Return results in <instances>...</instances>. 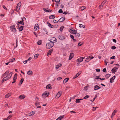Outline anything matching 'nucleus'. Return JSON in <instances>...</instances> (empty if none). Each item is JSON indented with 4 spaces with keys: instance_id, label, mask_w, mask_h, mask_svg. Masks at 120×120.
Listing matches in <instances>:
<instances>
[{
    "instance_id": "obj_1",
    "label": "nucleus",
    "mask_w": 120,
    "mask_h": 120,
    "mask_svg": "<svg viewBox=\"0 0 120 120\" xmlns=\"http://www.w3.org/2000/svg\"><path fill=\"white\" fill-rule=\"evenodd\" d=\"M54 45L53 43L50 42L46 44V47L47 48L49 49L53 47Z\"/></svg>"
},
{
    "instance_id": "obj_2",
    "label": "nucleus",
    "mask_w": 120,
    "mask_h": 120,
    "mask_svg": "<svg viewBox=\"0 0 120 120\" xmlns=\"http://www.w3.org/2000/svg\"><path fill=\"white\" fill-rule=\"evenodd\" d=\"M49 94V92L46 91L42 94V97L43 99H45L48 96Z\"/></svg>"
},
{
    "instance_id": "obj_3",
    "label": "nucleus",
    "mask_w": 120,
    "mask_h": 120,
    "mask_svg": "<svg viewBox=\"0 0 120 120\" xmlns=\"http://www.w3.org/2000/svg\"><path fill=\"white\" fill-rule=\"evenodd\" d=\"M48 40L51 42H53L54 43V42L56 41L57 40L56 38L53 37H50L48 39Z\"/></svg>"
},
{
    "instance_id": "obj_4",
    "label": "nucleus",
    "mask_w": 120,
    "mask_h": 120,
    "mask_svg": "<svg viewBox=\"0 0 120 120\" xmlns=\"http://www.w3.org/2000/svg\"><path fill=\"white\" fill-rule=\"evenodd\" d=\"M85 58V57H81L79 58L77 60V63L78 64H80V62L82 61L83 59Z\"/></svg>"
},
{
    "instance_id": "obj_5",
    "label": "nucleus",
    "mask_w": 120,
    "mask_h": 120,
    "mask_svg": "<svg viewBox=\"0 0 120 120\" xmlns=\"http://www.w3.org/2000/svg\"><path fill=\"white\" fill-rule=\"evenodd\" d=\"M10 30H11L14 33H15L16 32V30L15 27V26H10Z\"/></svg>"
},
{
    "instance_id": "obj_6",
    "label": "nucleus",
    "mask_w": 120,
    "mask_h": 120,
    "mask_svg": "<svg viewBox=\"0 0 120 120\" xmlns=\"http://www.w3.org/2000/svg\"><path fill=\"white\" fill-rule=\"evenodd\" d=\"M62 93V92L61 91H59L56 95V98H59L61 96Z\"/></svg>"
},
{
    "instance_id": "obj_7",
    "label": "nucleus",
    "mask_w": 120,
    "mask_h": 120,
    "mask_svg": "<svg viewBox=\"0 0 120 120\" xmlns=\"http://www.w3.org/2000/svg\"><path fill=\"white\" fill-rule=\"evenodd\" d=\"M69 31L71 32V34H74L75 33L77 32V30H74V29L73 28L70 29Z\"/></svg>"
},
{
    "instance_id": "obj_8",
    "label": "nucleus",
    "mask_w": 120,
    "mask_h": 120,
    "mask_svg": "<svg viewBox=\"0 0 120 120\" xmlns=\"http://www.w3.org/2000/svg\"><path fill=\"white\" fill-rule=\"evenodd\" d=\"M118 69V68L116 67H114L112 69L111 71L113 73L115 74V72L117 71Z\"/></svg>"
},
{
    "instance_id": "obj_9",
    "label": "nucleus",
    "mask_w": 120,
    "mask_h": 120,
    "mask_svg": "<svg viewBox=\"0 0 120 120\" xmlns=\"http://www.w3.org/2000/svg\"><path fill=\"white\" fill-rule=\"evenodd\" d=\"M65 36L61 35H59V39L61 40H63L65 39Z\"/></svg>"
},
{
    "instance_id": "obj_10",
    "label": "nucleus",
    "mask_w": 120,
    "mask_h": 120,
    "mask_svg": "<svg viewBox=\"0 0 120 120\" xmlns=\"http://www.w3.org/2000/svg\"><path fill=\"white\" fill-rule=\"evenodd\" d=\"M81 71H79V72H78L77 74L73 78V79H74L76 78L81 73Z\"/></svg>"
},
{
    "instance_id": "obj_11",
    "label": "nucleus",
    "mask_w": 120,
    "mask_h": 120,
    "mask_svg": "<svg viewBox=\"0 0 120 120\" xmlns=\"http://www.w3.org/2000/svg\"><path fill=\"white\" fill-rule=\"evenodd\" d=\"M39 29V26L38 24H36L35 25L34 29L35 30H38Z\"/></svg>"
},
{
    "instance_id": "obj_12",
    "label": "nucleus",
    "mask_w": 120,
    "mask_h": 120,
    "mask_svg": "<svg viewBox=\"0 0 120 120\" xmlns=\"http://www.w3.org/2000/svg\"><path fill=\"white\" fill-rule=\"evenodd\" d=\"M65 17H62L58 21L60 22H61L64 21L65 20Z\"/></svg>"
},
{
    "instance_id": "obj_13",
    "label": "nucleus",
    "mask_w": 120,
    "mask_h": 120,
    "mask_svg": "<svg viewBox=\"0 0 120 120\" xmlns=\"http://www.w3.org/2000/svg\"><path fill=\"white\" fill-rule=\"evenodd\" d=\"M106 2V0H105L104 1H103L101 4V6H99V7L100 8H101V7L102 8H103V5H104V4H105V3Z\"/></svg>"
},
{
    "instance_id": "obj_14",
    "label": "nucleus",
    "mask_w": 120,
    "mask_h": 120,
    "mask_svg": "<svg viewBox=\"0 0 120 120\" xmlns=\"http://www.w3.org/2000/svg\"><path fill=\"white\" fill-rule=\"evenodd\" d=\"M115 76H114L111 78L110 80V82L111 83L113 82L114 81L113 80L115 79Z\"/></svg>"
},
{
    "instance_id": "obj_15",
    "label": "nucleus",
    "mask_w": 120,
    "mask_h": 120,
    "mask_svg": "<svg viewBox=\"0 0 120 120\" xmlns=\"http://www.w3.org/2000/svg\"><path fill=\"white\" fill-rule=\"evenodd\" d=\"M47 24L49 27L51 28H55V26H53V25L51 24L49 22L47 23Z\"/></svg>"
},
{
    "instance_id": "obj_16",
    "label": "nucleus",
    "mask_w": 120,
    "mask_h": 120,
    "mask_svg": "<svg viewBox=\"0 0 120 120\" xmlns=\"http://www.w3.org/2000/svg\"><path fill=\"white\" fill-rule=\"evenodd\" d=\"M94 90H98V89H100L101 87L98 85H95L94 86Z\"/></svg>"
},
{
    "instance_id": "obj_17",
    "label": "nucleus",
    "mask_w": 120,
    "mask_h": 120,
    "mask_svg": "<svg viewBox=\"0 0 120 120\" xmlns=\"http://www.w3.org/2000/svg\"><path fill=\"white\" fill-rule=\"evenodd\" d=\"M46 89L48 88L50 89H51L52 88V87H51V85L49 84L47 85L46 87Z\"/></svg>"
},
{
    "instance_id": "obj_18",
    "label": "nucleus",
    "mask_w": 120,
    "mask_h": 120,
    "mask_svg": "<svg viewBox=\"0 0 120 120\" xmlns=\"http://www.w3.org/2000/svg\"><path fill=\"white\" fill-rule=\"evenodd\" d=\"M73 53H70L69 58V60H71L73 58Z\"/></svg>"
},
{
    "instance_id": "obj_19",
    "label": "nucleus",
    "mask_w": 120,
    "mask_h": 120,
    "mask_svg": "<svg viewBox=\"0 0 120 120\" xmlns=\"http://www.w3.org/2000/svg\"><path fill=\"white\" fill-rule=\"evenodd\" d=\"M64 117V115H63L62 116L59 117L56 120H60L63 118Z\"/></svg>"
},
{
    "instance_id": "obj_20",
    "label": "nucleus",
    "mask_w": 120,
    "mask_h": 120,
    "mask_svg": "<svg viewBox=\"0 0 120 120\" xmlns=\"http://www.w3.org/2000/svg\"><path fill=\"white\" fill-rule=\"evenodd\" d=\"M19 31H22L23 28V26H20L18 28Z\"/></svg>"
},
{
    "instance_id": "obj_21",
    "label": "nucleus",
    "mask_w": 120,
    "mask_h": 120,
    "mask_svg": "<svg viewBox=\"0 0 120 120\" xmlns=\"http://www.w3.org/2000/svg\"><path fill=\"white\" fill-rule=\"evenodd\" d=\"M69 79V78H67L64 79L63 81V83H65L66 82H67Z\"/></svg>"
},
{
    "instance_id": "obj_22",
    "label": "nucleus",
    "mask_w": 120,
    "mask_h": 120,
    "mask_svg": "<svg viewBox=\"0 0 120 120\" xmlns=\"http://www.w3.org/2000/svg\"><path fill=\"white\" fill-rule=\"evenodd\" d=\"M17 77V73H15L14 75L13 78V80H16Z\"/></svg>"
},
{
    "instance_id": "obj_23",
    "label": "nucleus",
    "mask_w": 120,
    "mask_h": 120,
    "mask_svg": "<svg viewBox=\"0 0 120 120\" xmlns=\"http://www.w3.org/2000/svg\"><path fill=\"white\" fill-rule=\"evenodd\" d=\"M75 36L77 38H79V37L80 34L79 33H76L75 34Z\"/></svg>"
},
{
    "instance_id": "obj_24",
    "label": "nucleus",
    "mask_w": 120,
    "mask_h": 120,
    "mask_svg": "<svg viewBox=\"0 0 120 120\" xmlns=\"http://www.w3.org/2000/svg\"><path fill=\"white\" fill-rule=\"evenodd\" d=\"M55 17V16L54 15H51L49 17L50 19H54Z\"/></svg>"
},
{
    "instance_id": "obj_25",
    "label": "nucleus",
    "mask_w": 120,
    "mask_h": 120,
    "mask_svg": "<svg viewBox=\"0 0 120 120\" xmlns=\"http://www.w3.org/2000/svg\"><path fill=\"white\" fill-rule=\"evenodd\" d=\"M25 98V96H24L21 95L19 97V98L20 99H22L24 98Z\"/></svg>"
},
{
    "instance_id": "obj_26",
    "label": "nucleus",
    "mask_w": 120,
    "mask_h": 120,
    "mask_svg": "<svg viewBox=\"0 0 120 120\" xmlns=\"http://www.w3.org/2000/svg\"><path fill=\"white\" fill-rule=\"evenodd\" d=\"M35 113V111H33L31 112L29 114L30 115L29 116H32Z\"/></svg>"
},
{
    "instance_id": "obj_27",
    "label": "nucleus",
    "mask_w": 120,
    "mask_h": 120,
    "mask_svg": "<svg viewBox=\"0 0 120 120\" xmlns=\"http://www.w3.org/2000/svg\"><path fill=\"white\" fill-rule=\"evenodd\" d=\"M20 8V7H19L17 6L16 8V11L17 12H18Z\"/></svg>"
},
{
    "instance_id": "obj_28",
    "label": "nucleus",
    "mask_w": 120,
    "mask_h": 120,
    "mask_svg": "<svg viewBox=\"0 0 120 120\" xmlns=\"http://www.w3.org/2000/svg\"><path fill=\"white\" fill-rule=\"evenodd\" d=\"M48 9V8H43V10L44 11H45L47 12H49V10H47L46 9Z\"/></svg>"
},
{
    "instance_id": "obj_29",
    "label": "nucleus",
    "mask_w": 120,
    "mask_h": 120,
    "mask_svg": "<svg viewBox=\"0 0 120 120\" xmlns=\"http://www.w3.org/2000/svg\"><path fill=\"white\" fill-rule=\"evenodd\" d=\"M79 27L80 28H84L85 27L84 25H82L81 24L79 25Z\"/></svg>"
},
{
    "instance_id": "obj_30",
    "label": "nucleus",
    "mask_w": 120,
    "mask_h": 120,
    "mask_svg": "<svg viewBox=\"0 0 120 120\" xmlns=\"http://www.w3.org/2000/svg\"><path fill=\"white\" fill-rule=\"evenodd\" d=\"M62 65L61 64H59L56 66V69H58Z\"/></svg>"
},
{
    "instance_id": "obj_31",
    "label": "nucleus",
    "mask_w": 120,
    "mask_h": 120,
    "mask_svg": "<svg viewBox=\"0 0 120 120\" xmlns=\"http://www.w3.org/2000/svg\"><path fill=\"white\" fill-rule=\"evenodd\" d=\"M17 22L18 23H19V24H20L21 25H24V23L23 22V21H20L19 22L18 21Z\"/></svg>"
},
{
    "instance_id": "obj_32",
    "label": "nucleus",
    "mask_w": 120,
    "mask_h": 120,
    "mask_svg": "<svg viewBox=\"0 0 120 120\" xmlns=\"http://www.w3.org/2000/svg\"><path fill=\"white\" fill-rule=\"evenodd\" d=\"M32 73V71L30 70H29L27 71V74L28 75H31Z\"/></svg>"
},
{
    "instance_id": "obj_33",
    "label": "nucleus",
    "mask_w": 120,
    "mask_h": 120,
    "mask_svg": "<svg viewBox=\"0 0 120 120\" xmlns=\"http://www.w3.org/2000/svg\"><path fill=\"white\" fill-rule=\"evenodd\" d=\"M4 80L5 81H6L10 79V78L8 77L7 76H6L5 77H4Z\"/></svg>"
},
{
    "instance_id": "obj_34",
    "label": "nucleus",
    "mask_w": 120,
    "mask_h": 120,
    "mask_svg": "<svg viewBox=\"0 0 120 120\" xmlns=\"http://www.w3.org/2000/svg\"><path fill=\"white\" fill-rule=\"evenodd\" d=\"M86 8V7L84 6H82L80 8V10H83Z\"/></svg>"
},
{
    "instance_id": "obj_35",
    "label": "nucleus",
    "mask_w": 120,
    "mask_h": 120,
    "mask_svg": "<svg viewBox=\"0 0 120 120\" xmlns=\"http://www.w3.org/2000/svg\"><path fill=\"white\" fill-rule=\"evenodd\" d=\"M64 28V26H61L60 29V31H62V30H63V29Z\"/></svg>"
},
{
    "instance_id": "obj_36",
    "label": "nucleus",
    "mask_w": 120,
    "mask_h": 120,
    "mask_svg": "<svg viewBox=\"0 0 120 120\" xmlns=\"http://www.w3.org/2000/svg\"><path fill=\"white\" fill-rule=\"evenodd\" d=\"M42 42V41L41 40H40V41H38V42L37 43L38 45H41V44Z\"/></svg>"
},
{
    "instance_id": "obj_37",
    "label": "nucleus",
    "mask_w": 120,
    "mask_h": 120,
    "mask_svg": "<svg viewBox=\"0 0 120 120\" xmlns=\"http://www.w3.org/2000/svg\"><path fill=\"white\" fill-rule=\"evenodd\" d=\"M53 51V49H50L49 51V55H50L51 54V53Z\"/></svg>"
},
{
    "instance_id": "obj_38",
    "label": "nucleus",
    "mask_w": 120,
    "mask_h": 120,
    "mask_svg": "<svg viewBox=\"0 0 120 120\" xmlns=\"http://www.w3.org/2000/svg\"><path fill=\"white\" fill-rule=\"evenodd\" d=\"M10 96V94H7L5 96V97L6 98H7L9 97Z\"/></svg>"
},
{
    "instance_id": "obj_39",
    "label": "nucleus",
    "mask_w": 120,
    "mask_h": 120,
    "mask_svg": "<svg viewBox=\"0 0 120 120\" xmlns=\"http://www.w3.org/2000/svg\"><path fill=\"white\" fill-rule=\"evenodd\" d=\"M111 75V74H106L105 75V77L106 78H108Z\"/></svg>"
},
{
    "instance_id": "obj_40",
    "label": "nucleus",
    "mask_w": 120,
    "mask_h": 120,
    "mask_svg": "<svg viewBox=\"0 0 120 120\" xmlns=\"http://www.w3.org/2000/svg\"><path fill=\"white\" fill-rule=\"evenodd\" d=\"M39 56L38 54H37L35 55L34 56V58H37Z\"/></svg>"
},
{
    "instance_id": "obj_41",
    "label": "nucleus",
    "mask_w": 120,
    "mask_h": 120,
    "mask_svg": "<svg viewBox=\"0 0 120 120\" xmlns=\"http://www.w3.org/2000/svg\"><path fill=\"white\" fill-rule=\"evenodd\" d=\"M80 99H77L76 100L75 102L76 103H79L80 102Z\"/></svg>"
},
{
    "instance_id": "obj_42",
    "label": "nucleus",
    "mask_w": 120,
    "mask_h": 120,
    "mask_svg": "<svg viewBox=\"0 0 120 120\" xmlns=\"http://www.w3.org/2000/svg\"><path fill=\"white\" fill-rule=\"evenodd\" d=\"M21 5V2H19L17 4V6L20 7V6Z\"/></svg>"
},
{
    "instance_id": "obj_43",
    "label": "nucleus",
    "mask_w": 120,
    "mask_h": 120,
    "mask_svg": "<svg viewBox=\"0 0 120 120\" xmlns=\"http://www.w3.org/2000/svg\"><path fill=\"white\" fill-rule=\"evenodd\" d=\"M24 81V79L23 78H22V79L20 81V82L21 83L20 85H21L22 84V83L23 82V81Z\"/></svg>"
},
{
    "instance_id": "obj_44",
    "label": "nucleus",
    "mask_w": 120,
    "mask_h": 120,
    "mask_svg": "<svg viewBox=\"0 0 120 120\" xmlns=\"http://www.w3.org/2000/svg\"><path fill=\"white\" fill-rule=\"evenodd\" d=\"M58 12L60 13H62L63 12V11L61 9H60L59 10Z\"/></svg>"
},
{
    "instance_id": "obj_45",
    "label": "nucleus",
    "mask_w": 120,
    "mask_h": 120,
    "mask_svg": "<svg viewBox=\"0 0 120 120\" xmlns=\"http://www.w3.org/2000/svg\"><path fill=\"white\" fill-rule=\"evenodd\" d=\"M86 59L87 60H85V61L86 62H88L90 60V58H89L88 57Z\"/></svg>"
},
{
    "instance_id": "obj_46",
    "label": "nucleus",
    "mask_w": 120,
    "mask_h": 120,
    "mask_svg": "<svg viewBox=\"0 0 120 120\" xmlns=\"http://www.w3.org/2000/svg\"><path fill=\"white\" fill-rule=\"evenodd\" d=\"M16 47H14V48H16L17 47V46H18V41H17V39H16Z\"/></svg>"
},
{
    "instance_id": "obj_47",
    "label": "nucleus",
    "mask_w": 120,
    "mask_h": 120,
    "mask_svg": "<svg viewBox=\"0 0 120 120\" xmlns=\"http://www.w3.org/2000/svg\"><path fill=\"white\" fill-rule=\"evenodd\" d=\"M35 99L37 101H39V100L38 98V97H36L35 98Z\"/></svg>"
},
{
    "instance_id": "obj_48",
    "label": "nucleus",
    "mask_w": 120,
    "mask_h": 120,
    "mask_svg": "<svg viewBox=\"0 0 120 120\" xmlns=\"http://www.w3.org/2000/svg\"><path fill=\"white\" fill-rule=\"evenodd\" d=\"M9 72V70H8L6 71L4 73H5V74L6 75H7L8 74Z\"/></svg>"
},
{
    "instance_id": "obj_49",
    "label": "nucleus",
    "mask_w": 120,
    "mask_h": 120,
    "mask_svg": "<svg viewBox=\"0 0 120 120\" xmlns=\"http://www.w3.org/2000/svg\"><path fill=\"white\" fill-rule=\"evenodd\" d=\"M117 112V111H116V110H115L113 112H112V115H114Z\"/></svg>"
},
{
    "instance_id": "obj_50",
    "label": "nucleus",
    "mask_w": 120,
    "mask_h": 120,
    "mask_svg": "<svg viewBox=\"0 0 120 120\" xmlns=\"http://www.w3.org/2000/svg\"><path fill=\"white\" fill-rule=\"evenodd\" d=\"M70 37L72 39H73L74 38V36L72 35H71V34H70Z\"/></svg>"
},
{
    "instance_id": "obj_51",
    "label": "nucleus",
    "mask_w": 120,
    "mask_h": 120,
    "mask_svg": "<svg viewBox=\"0 0 120 120\" xmlns=\"http://www.w3.org/2000/svg\"><path fill=\"white\" fill-rule=\"evenodd\" d=\"M82 44V42H80L78 44V45L79 46H81Z\"/></svg>"
},
{
    "instance_id": "obj_52",
    "label": "nucleus",
    "mask_w": 120,
    "mask_h": 120,
    "mask_svg": "<svg viewBox=\"0 0 120 120\" xmlns=\"http://www.w3.org/2000/svg\"><path fill=\"white\" fill-rule=\"evenodd\" d=\"M89 58H90V59H92L94 58V57H93L92 56H89Z\"/></svg>"
},
{
    "instance_id": "obj_53",
    "label": "nucleus",
    "mask_w": 120,
    "mask_h": 120,
    "mask_svg": "<svg viewBox=\"0 0 120 120\" xmlns=\"http://www.w3.org/2000/svg\"><path fill=\"white\" fill-rule=\"evenodd\" d=\"M56 4H57V8H58V6L60 4V2H56Z\"/></svg>"
},
{
    "instance_id": "obj_54",
    "label": "nucleus",
    "mask_w": 120,
    "mask_h": 120,
    "mask_svg": "<svg viewBox=\"0 0 120 120\" xmlns=\"http://www.w3.org/2000/svg\"><path fill=\"white\" fill-rule=\"evenodd\" d=\"M89 97V96L88 95H86L84 98L83 99H86L88 98Z\"/></svg>"
},
{
    "instance_id": "obj_55",
    "label": "nucleus",
    "mask_w": 120,
    "mask_h": 120,
    "mask_svg": "<svg viewBox=\"0 0 120 120\" xmlns=\"http://www.w3.org/2000/svg\"><path fill=\"white\" fill-rule=\"evenodd\" d=\"M116 47L114 46H112L111 47V49H116Z\"/></svg>"
},
{
    "instance_id": "obj_56",
    "label": "nucleus",
    "mask_w": 120,
    "mask_h": 120,
    "mask_svg": "<svg viewBox=\"0 0 120 120\" xmlns=\"http://www.w3.org/2000/svg\"><path fill=\"white\" fill-rule=\"evenodd\" d=\"M96 70L97 72H99L100 71V69H96Z\"/></svg>"
},
{
    "instance_id": "obj_57",
    "label": "nucleus",
    "mask_w": 120,
    "mask_h": 120,
    "mask_svg": "<svg viewBox=\"0 0 120 120\" xmlns=\"http://www.w3.org/2000/svg\"><path fill=\"white\" fill-rule=\"evenodd\" d=\"M11 75L9 73L7 75V76L8 77L10 78V79L11 78Z\"/></svg>"
},
{
    "instance_id": "obj_58",
    "label": "nucleus",
    "mask_w": 120,
    "mask_h": 120,
    "mask_svg": "<svg viewBox=\"0 0 120 120\" xmlns=\"http://www.w3.org/2000/svg\"><path fill=\"white\" fill-rule=\"evenodd\" d=\"M53 21L54 23H57L58 22V21H57L55 19L53 20Z\"/></svg>"
},
{
    "instance_id": "obj_59",
    "label": "nucleus",
    "mask_w": 120,
    "mask_h": 120,
    "mask_svg": "<svg viewBox=\"0 0 120 120\" xmlns=\"http://www.w3.org/2000/svg\"><path fill=\"white\" fill-rule=\"evenodd\" d=\"M87 86H85L84 88V90H87Z\"/></svg>"
},
{
    "instance_id": "obj_60",
    "label": "nucleus",
    "mask_w": 120,
    "mask_h": 120,
    "mask_svg": "<svg viewBox=\"0 0 120 120\" xmlns=\"http://www.w3.org/2000/svg\"><path fill=\"white\" fill-rule=\"evenodd\" d=\"M32 59V58L31 57H30L27 60V61H29L30 60H31Z\"/></svg>"
},
{
    "instance_id": "obj_61",
    "label": "nucleus",
    "mask_w": 120,
    "mask_h": 120,
    "mask_svg": "<svg viewBox=\"0 0 120 120\" xmlns=\"http://www.w3.org/2000/svg\"><path fill=\"white\" fill-rule=\"evenodd\" d=\"M6 75L5 74V73H4V74H3L2 75V78L3 77H4Z\"/></svg>"
},
{
    "instance_id": "obj_62",
    "label": "nucleus",
    "mask_w": 120,
    "mask_h": 120,
    "mask_svg": "<svg viewBox=\"0 0 120 120\" xmlns=\"http://www.w3.org/2000/svg\"><path fill=\"white\" fill-rule=\"evenodd\" d=\"M40 105V104L39 102L38 103H35V105L36 106H37L38 105Z\"/></svg>"
},
{
    "instance_id": "obj_63",
    "label": "nucleus",
    "mask_w": 120,
    "mask_h": 120,
    "mask_svg": "<svg viewBox=\"0 0 120 120\" xmlns=\"http://www.w3.org/2000/svg\"><path fill=\"white\" fill-rule=\"evenodd\" d=\"M115 56H112V57H110V58L111 59H115Z\"/></svg>"
},
{
    "instance_id": "obj_64",
    "label": "nucleus",
    "mask_w": 120,
    "mask_h": 120,
    "mask_svg": "<svg viewBox=\"0 0 120 120\" xmlns=\"http://www.w3.org/2000/svg\"><path fill=\"white\" fill-rule=\"evenodd\" d=\"M112 41H113L115 43H116V40L115 39H113L112 40Z\"/></svg>"
}]
</instances>
